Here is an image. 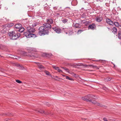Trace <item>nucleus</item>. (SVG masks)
<instances>
[{
    "instance_id": "23",
    "label": "nucleus",
    "mask_w": 121,
    "mask_h": 121,
    "mask_svg": "<svg viewBox=\"0 0 121 121\" xmlns=\"http://www.w3.org/2000/svg\"><path fill=\"white\" fill-rule=\"evenodd\" d=\"M89 66H90L92 67L93 68H95V69H99V68L98 67H97L96 66H95L93 65H89Z\"/></svg>"
},
{
    "instance_id": "19",
    "label": "nucleus",
    "mask_w": 121,
    "mask_h": 121,
    "mask_svg": "<svg viewBox=\"0 0 121 121\" xmlns=\"http://www.w3.org/2000/svg\"><path fill=\"white\" fill-rule=\"evenodd\" d=\"M96 20L97 22H99L102 20V18L101 17H96Z\"/></svg>"
},
{
    "instance_id": "20",
    "label": "nucleus",
    "mask_w": 121,
    "mask_h": 121,
    "mask_svg": "<svg viewBox=\"0 0 121 121\" xmlns=\"http://www.w3.org/2000/svg\"><path fill=\"white\" fill-rule=\"evenodd\" d=\"M73 27L76 28H79L80 27V25L77 23H76L74 25Z\"/></svg>"
},
{
    "instance_id": "16",
    "label": "nucleus",
    "mask_w": 121,
    "mask_h": 121,
    "mask_svg": "<svg viewBox=\"0 0 121 121\" xmlns=\"http://www.w3.org/2000/svg\"><path fill=\"white\" fill-rule=\"evenodd\" d=\"M43 55L45 56L50 57L52 56V54L51 53H44Z\"/></svg>"
},
{
    "instance_id": "45",
    "label": "nucleus",
    "mask_w": 121,
    "mask_h": 121,
    "mask_svg": "<svg viewBox=\"0 0 121 121\" xmlns=\"http://www.w3.org/2000/svg\"><path fill=\"white\" fill-rule=\"evenodd\" d=\"M57 15H60V14L59 13H57Z\"/></svg>"
},
{
    "instance_id": "13",
    "label": "nucleus",
    "mask_w": 121,
    "mask_h": 121,
    "mask_svg": "<svg viewBox=\"0 0 121 121\" xmlns=\"http://www.w3.org/2000/svg\"><path fill=\"white\" fill-rule=\"evenodd\" d=\"M47 23L50 25L53 23L52 20L51 19H48L47 20Z\"/></svg>"
},
{
    "instance_id": "6",
    "label": "nucleus",
    "mask_w": 121,
    "mask_h": 121,
    "mask_svg": "<svg viewBox=\"0 0 121 121\" xmlns=\"http://www.w3.org/2000/svg\"><path fill=\"white\" fill-rule=\"evenodd\" d=\"M16 33L12 37V39L13 40L16 39L18 38L20 36V34L16 32Z\"/></svg>"
},
{
    "instance_id": "53",
    "label": "nucleus",
    "mask_w": 121,
    "mask_h": 121,
    "mask_svg": "<svg viewBox=\"0 0 121 121\" xmlns=\"http://www.w3.org/2000/svg\"><path fill=\"white\" fill-rule=\"evenodd\" d=\"M120 44H121V42Z\"/></svg>"
},
{
    "instance_id": "35",
    "label": "nucleus",
    "mask_w": 121,
    "mask_h": 121,
    "mask_svg": "<svg viewBox=\"0 0 121 121\" xmlns=\"http://www.w3.org/2000/svg\"><path fill=\"white\" fill-rule=\"evenodd\" d=\"M82 32V30H81L80 29L78 30L77 33L78 34H79L81 33Z\"/></svg>"
},
{
    "instance_id": "25",
    "label": "nucleus",
    "mask_w": 121,
    "mask_h": 121,
    "mask_svg": "<svg viewBox=\"0 0 121 121\" xmlns=\"http://www.w3.org/2000/svg\"><path fill=\"white\" fill-rule=\"evenodd\" d=\"M24 30V28L23 27H22L20 29H19L18 31L19 32H22Z\"/></svg>"
},
{
    "instance_id": "41",
    "label": "nucleus",
    "mask_w": 121,
    "mask_h": 121,
    "mask_svg": "<svg viewBox=\"0 0 121 121\" xmlns=\"http://www.w3.org/2000/svg\"><path fill=\"white\" fill-rule=\"evenodd\" d=\"M83 66L85 67H86L88 66V65H84Z\"/></svg>"
},
{
    "instance_id": "9",
    "label": "nucleus",
    "mask_w": 121,
    "mask_h": 121,
    "mask_svg": "<svg viewBox=\"0 0 121 121\" xmlns=\"http://www.w3.org/2000/svg\"><path fill=\"white\" fill-rule=\"evenodd\" d=\"M52 29L54 31L58 34L60 33L61 32V30L57 27H55L53 28Z\"/></svg>"
},
{
    "instance_id": "27",
    "label": "nucleus",
    "mask_w": 121,
    "mask_h": 121,
    "mask_svg": "<svg viewBox=\"0 0 121 121\" xmlns=\"http://www.w3.org/2000/svg\"><path fill=\"white\" fill-rule=\"evenodd\" d=\"M65 70L67 72H68V73H71L72 74H74V73H70V72H69V69H67V68H66V69H65Z\"/></svg>"
},
{
    "instance_id": "40",
    "label": "nucleus",
    "mask_w": 121,
    "mask_h": 121,
    "mask_svg": "<svg viewBox=\"0 0 121 121\" xmlns=\"http://www.w3.org/2000/svg\"><path fill=\"white\" fill-rule=\"evenodd\" d=\"M57 7H54L53 8H54V9H55V10H56V9H57Z\"/></svg>"
},
{
    "instance_id": "7",
    "label": "nucleus",
    "mask_w": 121,
    "mask_h": 121,
    "mask_svg": "<svg viewBox=\"0 0 121 121\" xmlns=\"http://www.w3.org/2000/svg\"><path fill=\"white\" fill-rule=\"evenodd\" d=\"M16 33L15 31H13L8 33V35L10 37V38L11 39H12V37L15 35Z\"/></svg>"
},
{
    "instance_id": "5",
    "label": "nucleus",
    "mask_w": 121,
    "mask_h": 121,
    "mask_svg": "<svg viewBox=\"0 0 121 121\" xmlns=\"http://www.w3.org/2000/svg\"><path fill=\"white\" fill-rule=\"evenodd\" d=\"M43 26H42L44 27L45 29H47L48 30L50 29L51 27V25H50L47 23H45L43 24Z\"/></svg>"
},
{
    "instance_id": "42",
    "label": "nucleus",
    "mask_w": 121,
    "mask_h": 121,
    "mask_svg": "<svg viewBox=\"0 0 121 121\" xmlns=\"http://www.w3.org/2000/svg\"><path fill=\"white\" fill-rule=\"evenodd\" d=\"M61 68H62L64 70H65V69H66V67H61Z\"/></svg>"
},
{
    "instance_id": "30",
    "label": "nucleus",
    "mask_w": 121,
    "mask_h": 121,
    "mask_svg": "<svg viewBox=\"0 0 121 121\" xmlns=\"http://www.w3.org/2000/svg\"><path fill=\"white\" fill-rule=\"evenodd\" d=\"M52 67L53 68L56 70H57L59 68L58 67H56V66L54 65L52 66Z\"/></svg>"
},
{
    "instance_id": "43",
    "label": "nucleus",
    "mask_w": 121,
    "mask_h": 121,
    "mask_svg": "<svg viewBox=\"0 0 121 121\" xmlns=\"http://www.w3.org/2000/svg\"><path fill=\"white\" fill-rule=\"evenodd\" d=\"M111 79L109 78H108V79L107 80V81H110L111 80Z\"/></svg>"
},
{
    "instance_id": "14",
    "label": "nucleus",
    "mask_w": 121,
    "mask_h": 121,
    "mask_svg": "<svg viewBox=\"0 0 121 121\" xmlns=\"http://www.w3.org/2000/svg\"><path fill=\"white\" fill-rule=\"evenodd\" d=\"M36 64L38 65V68L40 70H42L44 69V67L42 65H41L40 63H36Z\"/></svg>"
},
{
    "instance_id": "3",
    "label": "nucleus",
    "mask_w": 121,
    "mask_h": 121,
    "mask_svg": "<svg viewBox=\"0 0 121 121\" xmlns=\"http://www.w3.org/2000/svg\"><path fill=\"white\" fill-rule=\"evenodd\" d=\"M26 29L31 34H33V33L35 31L34 28H31L30 26H29L26 27Z\"/></svg>"
},
{
    "instance_id": "51",
    "label": "nucleus",
    "mask_w": 121,
    "mask_h": 121,
    "mask_svg": "<svg viewBox=\"0 0 121 121\" xmlns=\"http://www.w3.org/2000/svg\"><path fill=\"white\" fill-rule=\"evenodd\" d=\"M48 103H47V105H48Z\"/></svg>"
},
{
    "instance_id": "29",
    "label": "nucleus",
    "mask_w": 121,
    "mask_h": 121,
    "mask_svg": "<svg viewBox=\"0 0 121 121\" xmlns=\"http://www.w3.org/2000/svg\"><path fill=\"white\" fill-rule=\"evenodd\" d=\"M5 46L3 45L0 44V49H3L5 48Z\"/></svg>"
},
{
    "instance_id": "34",
    "label": "nucleus",
    "mask_w": 121,
    "mask_h": 121,
    "mask_svg": "<svg viewBox=\"0 0 121 121\" xmlns=\"http://www.w3.org/2000/svg\"><path fill=\"white\" fill-rule=\"evenodd\" d=\"M18 66H20L19 69H24V67H23L21 66L20 64L17 65Z\"/></svg>"
},
{
    "instance_id": "2",
    "label": "nucleus",
    "mask_w": 121,
    "mask_h": 121,
    "mask_svg": "<svg viewBox=\"0 0 121 121\" xmlns=\"http://www.w3.org/2000/svg\"><path fill=\"white\" fill-rule=\"evenodd\" d=\"M24 35L27 38H30L31 37H34L35 36V35L34 34H30L28 30L26 32H25Z\"/></svg>"
},
{
    "instance_id": "10",
    "label": "nucleus",
    "mask_w": 121,
    "mask_h": 121,
    "mask_svg": "<svg viewBox=\"0 0 121 121\" xmlns=\"http://www.w3.org/2000/svg\"><path fill=\"white\" fill-rule=\"evenodd\" d=\"M63 29L64 30L66 34H69L70 33L69 31L71 32V30L69 28H63Z\"/></svg>"
},
{
    "instance_id": "31",
    "label": "nucleus",
    "mask_w": 121,
    "mask_h": 121,
    "mask_svg": "<svg viewBox=\"0 0 121 121\" xmlns=\"http://www.w3.org/2000/svg\"><path fill=\"white\" fill-rule=\"evenodd\" d=\"M38 23H34L33 24L32 26L35 27L38 25Z\"/></svg>"
},
{
    "instance_id": "37",
    "label": "nucleus",
    "mask_w": 121,
    "mask_h": 121,
    "mask_svg": "<svg viewBox=\"0 0 121 121\" xmlns=\"http://www.w3.org/2000/svg\"><path fill=\"white\" fill-rule=\"evenodd\" d=\"M57 70L59 72H62V70L60 69H59V68Z\"/></svg>"
},
{
    "instance_id": "49",
    "label": "nucleus",
    "mask_w": 121,
    "mask_h": 121,
    "mask_svg": "<svg viewBox=\"0 0 121 121\" xmlns=\"http://www.w3.org/2000/svg\"><path fill=\"white\" fill-rule=\"evenodd\" d=\"M24 53L25 54L26 53V52H24Z\"/></svg>"
},
{
    "instance_id": "24",
    "label": "nucleus",
    "mask_w": 121,
    "mask_h": 121,
    "mask_svg": "<svg viewBox=\"0 0 121 121\" xmlns=\"http://www.w3.org/2000/svg\"><path fill=\"white\" fill-rule=\"evenodd\" d=\"M114 24L115 26L117 27H119L120 25L117 22H115L114 23Z\"/></svg>"
},
{
    "instance_id": "36",
    "label": "nucleus",
    "mask_w": 121,
    "mask_h": 121,
    "mask_svg": "<svg viewBox=\"0 0 121 121\" xmlns=\"http://www.w3.org/2000/svg\"><path fill=\"white\" fill-rule=\"evenodd\" d=\"M16 82L18 83H22V82L18 80H16Z\"/></svg>"
},
{
    "instance_id": "4",
    "label": "nucleus",
    "mask_w": 121,
    "mask_h": 121,
    "mask_svg": "<svg viewBox=\"0 0 121 121\" xmlns=\"http://www.w3.org/2000/svg\"><path fill=\"white\" fill-rule=\"evenodd\" d=\"M30 50L32 51V53L30 55V56H34L35 57H37V55L36 53H34V52H36V49L35 48H31L30 49Z\"/></svg>"
},
{
    "instance_id": "47",
    "label": "nucleus",
    "mask_w": 121,
    "mask_h": 121,
    "mask_svg": "<svg viewBox=\"0 0 121 121\" xmlns=\"http://www.w3.org/2000/svg\"><path fill=\"white\" fill-rule=\"evenodd\" d=\"M82 22H83V23H84V22H85V21H83Z\"/></svg>"
},
{
    "instance_id": "39",
    "label": "nucleus",
    "mask_w": 121,
    "mask_h": 121,
    "mask_svg": "<svg viewBox=\"0 0 121 121\" xmlns=\"http://www.w3.org/2000/svg\"><path fill=\"white\" fill-rule=\"evenodd\" d=\"M105 5L107 6H109V4L108 3H106Z\"/></svg>"
},
{
    "instance_id": "11",
    "label": "nucleus",
    "mask_w": 121,
    "mask_h": 121,
    "mask_svg": "<svg viewBox=\"0 0 121 121\" xmlns=\"http://www.w3.org/2000/svg\"><path fill=\"white\" fill-rule=\"evenodd\" d=\"M92 103L93 104L96 105L98 106H99L100 107H103L104 106L99 103L96 101H94L93 102H92Z\"/></svg>"
},
{
    "instance_id": "1",
    "label": "nucleus",
    "mask_w": 121,
    "mask_h": 121,
    "mask_svg": "<svg viewBox=\"0 0 121 121\" xmlns=\"http://www.w3.org/2000/svg\"><path fill=\"white\" fill-rule=\"evenodd\" d=\"M39 34L40 36L48 34L49 33V31L47 29H45L44 27L42 26L39 27Z\"/></svg>"
},
{
    "instance_id": "44",
    "label": "nucleus",
    "mask_w": 121,
    "mask_h": 121,
    "mask_svg": "<svg viewBox=\"0 0 121 121\" xmlns=\"http://www.w3.org/2000/svg\"><path fill=\"white\" fill-rule=\"evenodd\" d=\"M81 30H82V32L83 31H84L85 30V29L83 30V29H80Z\"/></svg>"
},
{
    "instance_id": "48",
    "label": "nucleus",
    "mask_w": 121,
    "mask_h": 121,
    "mask_svg": "<svg viewBox=\"0 0 121 121\" xmlns=\"http://www.w3.org/2000/svg\"><path fill=\"white\" fill-rule=\"evenodd\" d=\"M7 115L8 116L11 115H9V114H7Z\"/></svg>"
},
{
    "instance_id": "26",
    "label": "nucleus",
    "mask_w": 121,
    "mask_h": 121,
    "mask_svg": "<svg viewBox=\"0 0 121 121\" xmlns=\"http://www.w3.org/2000/svg\"><path fill=\"white\" fill-rule=\"evenodd\" d=\"M44 72L46 73V74L47 75H49V76H51V74H50L49 72L46 70Z\"/></svg>"
},
{
    "instance_id": "46",
    "label": "nucleus",
    "mask_w": 121,
    "mask_h": 121,
    "mask_svg": "<svg viewBox=\"0 0 121 121\" xmlns=\"http://www.w3.org/2000/svg\"><path fill=\"white\" fill-rule=\"evenodd\" d=\"M119 27H121V24L120 25Z\"/></svg>"
},
{
    "instance_id": "50",
    "label": "nucleus",
    "mask_w": 121,
    "mask_h": 121,
    "mask_svg": "<svg viewBox=\"0 0 121 121\" xmlns=\"http://www.w3.org/2000/svg\"><path fill=\"white\" fill-rule=\"evenodd\" d=\"M32 51H31V54L32 53Z\"/></svg>"
},
{
    "instance_id": "21",
    "label": "nucleus",
    "mask_w": 121,
    "mask_h": 121,
    "mask_svg": "<svg viewBox=\"0 0 121 121\" xmlns=\"http://www.w3.org/2000/svg\"><path fill=\"white\" fill-rule=\"evenodd\" d=\"M112 32L115 33L117 31V29L115 27H114L112 29Z\"/></svg>"
},
{
    "instance_id": "38",
    "label": "nucleus",
    "mask_w": 121,
    "mask_h": 121,
    "mask_svg": "<svg viewBox=\"0 0 121 121\" xmlns=\"http://www.w3.org/2000/svg\"><path fill=\"white\" fill-rule=\"evenodd\" d=\"M103 120L104 121H108V120L106 118H103Z\"/></svg>"
},
{
    "instance_id": "28",
    "label": "nucleus",
    "mask_w": 121,
    "mask_h": 121,
    "mask_svg": "<svg viewBox=\"0 0 121 121\" xmlns=\"http://www.w3.org/2000/svg\"><path fill=\"white\" fill-rule=\"evenodd\" d=\"M66 78L70 80H73V79L72 78H70L68 76H66Z\"/></svg>"
},
{
    "instance_id": "22",
    "label": "nucleus",
    "mask_w": 121,
    "mask_h": 121,
    "mask_svg": "<svg viewBox=\"0 0 121 121\" xmlns=\"http://www.w3.org/2000/svg\"><path fill=\"white\" fill-rule=\"evenodd\" d=\"M118 37L119 39H121V30H120L118 32Z\"/></svg>"
},
{
    "instance_id": "17",
    "label": "nucleus",
    "mask_w": 121,
    "mask_h": 121,
    "mask_svg": "<svg viewBox=\"0 0 121 121\" xmlns=\"http://www.w3.org/2000/svg\"><path fill=\"white\" fill-rule=\"evenodd\" d=\"M95 25L94 24L90 25L88 27L89 29H93L95 27Z\"/></svg>"
},
{
    "instance_id": "12",
    "label": "nucleus",
    "mask_w": 121,
    "mask_h": 121,
    "mask_svg": "<svg viewBox=\"0 0 121 121\" xmlns=\"http://www.w3.org/2000/svg\"><path fill=\"white\" fill-rule=\"evenodd\" d=\"M88 95L87 96L84 97L82 98V100L88 101H90L89 99H90L88 97Z\"/></svg>"
},
{
    "instance_id": "52",
    "label": "nucleus",
    "mask_w": 121,
    "mask_h": 121,
    "mask_svg": "<svg viewBox=\"0 0 121 121\" xmlns=\"http://www.w3.org/2000/svg\"><path fill=\"white\" fill-rule=\"evenodd\" d=\"M63 76H64V75H63Z\"/></svg>"
},
{
    "instance_id": "8",
    "label": "nucleus",
    "mask_w": 121,
    "mask_h": 121,
    "mask_svg": "<svg viewBox=\"0 0 121 121\" xmlns=\"http://www.w3.org/2000/svg\"><path fill=\"white\" fill-rule=\"evenodd\" d=\"M106 22L110 26H113L114 25V22L110 19L107 18L106 19Z\"/></svg>"
},
{
    "instance_id": "15",
    "label": "nucleus",
    "mask_w": 121,
    "mask_h": 121,
    "mask_svg": "<svg viewBox=\"0 0 121 121\" xmlns=\"http://www.w3.org/2000/svg\"><path fill=\"white\" fill-rule=\"evenodd\" d=\"M22 25L19 24H16L15 25V27L16 29H19L22 27Z\"/></svg>"
},
{
    "instance_id": "33",
    "label": "nucleus",
    "mask_w": 121,
    "mask_h": 121,
    "mask_svg": "<svg viewBox=\"0 0 121 121\" xmlns=\"http://www.w3.org/2000/svg\"><path fill=\"white\" fill-rule=\"evenodd\" d=\"M62 21L63 23H65L67 22L68 20L66 19H64L62 20Z\"/></svg>"
},
{
    "instance_id": "18",
    "label": "nucleus",
    "mask_w": 121,
    "mask_h": 121,
    "mask_svg": "<svg viewBox=\"0 0 121 121\" xmlns=\"http://www.w3.org/2000/svg\"><path fill=\"white\" fill-rule=\"evenodd\" d=\"M88 98H90V99L92 98L93 99H95L97 98L96 97L95 95H88Z\"/></svg>"
},
{
    "instance_id": "32",
    "label": "nucleus",
    "mask_w": 121,
    "mask_h": 121,
    "mask_svg": "<svg viewBox=\"0 0 121 121\" xmlns=\"http://www.w3.org/2000/svg\"><path fill=\"white\" fill-rule=\"evenodd\" d=\"M38 112H39L40 113H42V114H43V113H44L45 114V112H44V111L43 110H39L38 111Z\"/></svg>"
}]
</instances>
